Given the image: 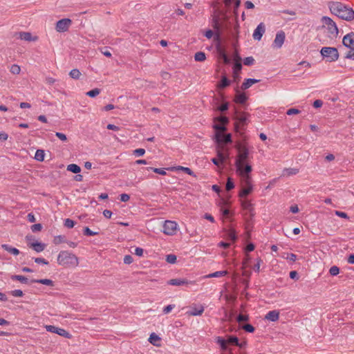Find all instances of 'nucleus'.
Returning <instances> with one entry per match:
<instances>
[{"mask_svg": "<svg viewBox=\"0 0 354 354\" xmlns=\"http://www.w3.org/2000/svg\"><path fill=\"white\" fill-rule=\"evenodd\" d=\"M238 155L235 160V167L237 173L245 179L247 183L250 181V173L252 171V166L248 162L249 158V149L245 144L236 145Z\"/></svg>", "mask_w": 354, "mask_h": 354, "instance_id": "1", "label": "nucleus"}, {"mask_svg": "<svg viewBox=\"0 0 354 354\" xmlns=\"http://www.w3.org/2000/svg\"><path fill=\"white\" fill-rule=\"evenodd\" d=\"M328 8L333 15L345 21H351L354 19V10L339 1H330Z\"/></svg>", "mask_w": 354, "mask_h": 354, "instance_id": "2", "label": "nucleus"}, {"mask_svg": "<svg viewBox=\"0 0 354 354\" xmlns=\"http://www.w3.org/2000/svg\"><path fill=\"white\" fill-rule=\"evenodd\" d=\"M57 263L64 267L75 268L79 264V259L68 251H61L57 256Z\"/></svg>", "mask_w": 354, "mask_h": 354, "instance_id": "3", "label": "nucleus"}, {"mask_svg": "<svg viewBox=\"0 0 354 354\" xmlns=\"http://www.w3.org/2000/svg\"><path fill=\"white\" fill-rule=\"evenodd\" d=\"M342 42L344 46L351 49L346 54V58L354 60V32H351L346 35Z\"/></svg>", "mask_w": 354, "mask_h": 354, "instance_id": "4", "label": "nucleus"}, {"mask_svg": "<svg viewBox=\"0 0 354 354\" xmlns=\"http://www.w3.org/2000/svg\"><path fill=\"white\" fill-rule=\"evenodd\" d=\"M320 53L326 62H335L339 58L338 50L334 47H323Z\"/></svg>", "mask_w": 354, "mask_h": 354, "instance_id": "5", "label": "nucleus"}, {"mask_svg": "<svg viewBox=\"0 0 354 354\" xmlns=\"http://www.w3.org/2000/svg\"><path fill=\"white\" fill-rule=\"evenodd\" d=\"M322 21L324 26H326L329 37L331 38L337 37L339 30L335 22L329 17H323Z\"/></svg>", "mask_w": 354, "mask_h": 354, "instance_id": "6", "label": "nucleus"}, {"mask_svg": "<svg viewBox=\"0 0 354 354\" xmlns=\"http://www.w3.org/2000/svg\"><path fill=\"white\" fill-rule=\"evenodd\" d=\"M162 227L163 233L169 236H173L176 234L178 230V224L176 222L173 221H165Z\"/></svg>", "mask_w": 354, "mask_h": 354, "instance_id": "7", "label": "nucleus"}, {"mask_svg": "<svg viewBox=\"0 0 354 354\" xmlns=\"http://www.w3.org/2000/svg\"><path fill=\"white\" fill-rule=\"evenodd\" d=\"M71 24L72 21L70 19H60L56 23L55 30L58 32H64L68 30Z\"/></svg>", "mask_w": 354, "mask_h": 354, "instance_id": "8", "label": "nucleus"}, {"mask_svg": "<svg viewBox=\"0 0 354 354\" xmlns=\"http://www.w3.org/2000/svg\"><path fill=\"white\" fill-rule=\"evenodd\" d=\"M46 329L48 332L57 334L66 338L69 339L71 337V335L64 328H58L52 325H47L46 326Z\"/></svg>", "mask_w": 354, "mask_h": 354, "instance_id": "9", "label": "nucleus"}, {"mask_svg": "<svg viewBox=\"0 0 354 354\" xmlns=\"http://www.w3.org/2000/svg\"><path fill=\"white\" fill-rule=\"evenodd\" d=\"M167 284L171 286H189L194 285L195 281H189L184 278H176L171 279L167 281Z\"/></svg>", "mask_w": 354, "mask_h": 354, "instance_id": "10", "label": "nucleus"}, {"mask_svg": "<svg viewBox=\"0 0 354 354\" xmlns=\"http://www.w3.org/2000/svg\"><path fill=\"white\" fill-rule=\"evenodd\" d=\"M265 32L266 26L263 22H261L254 30V32L252 34L254 39L260 41Z\"/></svg>", "mask_w": 354, "mask_h": 354, "instance_id": "11", "label": "nucleus"}, {"mask_svg": "<svg viewBox=\"0 0 354 354\" xmlns=\"http://www.w3.org/2000/svg\"><path fill=\"white\" fill-rule=\"evenodd\" d=\"M248 113L236 111L235 119L239 122V124H236L235 126V129L236 131H238V129L239 128L240 125L243 126L245 124L246 121L248 120Z\"/></svg>", "mask_w": 354, "mask_h": 354, "instance_id": "12", "label": "nucleus"}, {"mask_svg": "<svg viewBox=\"0 0 354 354\" xmlns=\"http://www.w3.org/2000/svg\"><path fill=\"white\" fill-rule=\"evenodd\" d=\"M286 38L285 32L282 30L279 31L275 36L273 44L275 47L280 48L284 43Z\"/></svg>", "mask_w": 354, "mask_h": 354, "instance_id": "13", "label": "nucleus"}, {"mask_svg": "<svg viewBox=\"0 0 354 354\" xmlns=\"http://www.w3.org/2000/svg\"><path fill=\"white\" fill-rule=\"evenodd\" d=\"M216 140L218 143H230L232 142V136L230 133L223 134L221 133H216Z\"/></svg>", "mask_w": 354, "mask_h": 354, "instance_id": "14", "label": "nucleus"}, {"mask_svg": "<svg viewBox=\"0 0 354 354\" xmlns=\"http://www.w3.org/2000/svg\"><path fill=\"white\" fill-rule=\"evenodd\" d=\"M279 318V312L277 310L269 311L265 316V319L271 322H276Z\"/></svg>", "mask_w": 354, "mask_h": 354, "instance_id": "15", "label": "nucleus"}, {"mask_svg": "<svg viewBox=\"0 0 354 354\" xmlns=\"http://www.w3.org/2000/svg\"><path fill=\"white\" fill-rule=\"evenodd\" d=\"M204 312V307L201 305L198 307L192 306L191 310L187 312V314L191 316H199Z\"/></svg>", "mask_w": 354, "mask_h": 354, "instance_id": "16", "label": "nucleus"}, {"mask_svg": "<svg viewBox=\"0 0 354 354\" xmlns=\"http://www.w3.org/2000/svg\"><path fill=\"white\" fill-rule=\"evenodd\" d=\"M245 184L247 185V187L243 188L241 192L239 193V196L241 198L245 197L248 196L252 191V186L250 185V181H249V183H247L245 181V179L243 178ZM250 180H251V178L250 177Z\"/></svg>", "mask_w": 354, "mask_h": 354, "instance_id": "17", "label": "nucleus"}, {"mask_svg": "<svg viewBox=\"0 0 354 354\" xmlns=\"http://www.w3.org/2000/svg\"><path fill=\"white\" fill-rule=\"evenodd\" d=\"M1 248L14 256H17L20 254V251L17 248H13L8 244H2Z\"/></svg>", "mask_w": 354, "mask_h": 354, "instance_id": "18", "label": "nucleus"}, {"mask_svg": "<svg viewBox=\"0 0 354 354\" xmlns=\"http://www.w3.org/2000/svg\"><path fill=\"white\" fill-rule=\"evenodd\" d=\"M259 80L257 79H252L249 78L245 80V82L241 85V88L243 90L248 89L250 88L252 84L259 82Z\"/></svg>", "mask_w": 354, "mask_h": 354, "instance_id": "19", "label": "nucleus"}, {"mask_svg": "<svg viewBox=\"0 0 354 354\" xmlns=\"http://www.w3.org/2000/svg\"><path fill=\"white\" fill-rule=\"evenodd\" d=\"M216 342L220 346L223 351H226L228 348V342L226 339L221 337H217Z\"/></svg>", "mask_w": 354, "mask_h": 354, "instance_id": "20", "label": "nucleus"}, {"mask_svg": "<svg viewBox=\"0 0 354 354\" xmlns=\"http://www.w3.org/2000/svg\"><path fill=\"white\" fill-rule=\"evenodd\" d=\"M30 247L37 252H40L45 249V244L36 241L30 244Z\"/></svg>", "mask_w": 354, "mask_h": 354, "instance_id": "21", "label": "nucleus"}, {"mask_svg": "<svg viewBox=\"0 0 354 354\" xmlns=\"http://www.w3.org/2000/svg\"><path fill=\"white\" fill-rule=\"evenodd\" d=\"M247 99H248V97L245 93H238L235 96L234 101H235V102L239 103V104H243L246 102Z\"/></svg>", "mask_w": 354, "mask_h": 354, "instance_id": "22", "label": "nucleus"}, {"mask_svg": "<svg viewBox=\"0 0 354 354\" xmlns=\"http://www.w3.org/2000/svg\"><path fill=\"white\" fill-rule=\"evenodd\" d=\"M32 282L41 283V284H44V285L49 286H54V282L51 279H33L32 281Z\"/></svg>", "mask_w": 354, "mask_h": 354, "instance_id": "23", "label": "nucleus"}, {"mask_svg": "<svg viewBox=\"0 0 354 354\" xmlns=\"http://www.w3.org/2000/svg\"><path fill=\"white\" fill-rule=\"evenodd\" d=\"M227 274L226 270L216 271L209 274L204 276V278H211V277H221L225 276Z\"/></svg>", "mask_w": 354, "mask_h": 354, "instance_id": "24", "label": "nucleus"}, {"mask_svg": "<svg viewBox=\"0 0 354 354\" xmlns=\"http://www.w3.org/2000/svg\"><path fill=\"white\" fill-rule=\"evenodd\" d=\"M241 206L243 209L248 210L250 212H252L253 210L252 204L248 200H242Z\"/></svg>", "mask_w": 354, "mask_h": 354, "instance_id": "25", "label": "nucleus"}, {"mask_svg": "<svg viewBox=\"0 0 354 354\" xmlns=\"http://www.w3.org/2000/svg\"><path fill=\"white\" fill-rule=\"evenodd\" d=\"M67 170L74 174H78L80 172L81 168L76 164H70L67 166Z\"/></svg>", "mask_w": 354, "mask_h": 354, "instance_id": "26", "label": "nucleus"}, {"mask_svg": "<svg viewBox=\"0 0 354 354\" xmlns=\"http://www.w3.org/2000/svg\"><path fill=\"white\" fill-rule=\"evenodd\" d=\"M194 59L196 62H203V61H205L206 59L205 53L202 52V51H199V52L196 53L195 55H194Z\"/></svg>", "mask_w": 354, "mask_h": 354, "instance_id": "27", "label": "nucleus"}, {"mask_svg": "<svg viewBox=\"0 0 354 354\" xmlns=\"http://www.w3.org/2000/svg\"><path fill=\"white\" fill-rule=\"evenodd\" d=\"M19 37L21 39L24 40V41H30L32 40L31 34L30 32H21L19 33Z\"/></svg>", "mask_w": 354, "mask_h": 354, "instance_id": "28", "label": "nucleus"}, {"mask_svg": "<svg viewBox=\"0 0 354 354\" xmlns=\"http://www.w3.org/2000/svg\"><path fill=\"white\" fill-rule=\"evenodd\" d=\"M11 279L12 280H17L22 283H27L28 281V278L22 275H12Z\"/></svg>", "mask_w": 354, "mask_h": 354, "instance_id": "29", "label": "nucleus"}, {"mask_svg": "<svg viewBox=\"0 0 354 354\" xmlns=\"http://www.w3.org/2000/svg\"><path fill=\"white\" fill-rule=\"evenodd\" d=\"M160 340V338L155 333H151L149 338V342L155 346L158 345L157 342H159Z\"/></svg>", "mask_w": 354, "mask_h": 354, "instance_id": "30", "label": "nucleus"}, {"mask_svg": "<svg viewBox=\"0 0 354 354\" xmlns=\"http://www.w3.org/2000/svg\"><path fill=\"white\" fill-rule=\"evenodd\" d=\"M299 172V169H295V168H289V169H284L283 171V176H291V175H295L297 174V173Z\"/></svg>", "mask_w": 354, "mask_h": 354, "instance_id": "31", "label": "nucleus"}, {"mask_svg": "<svg viewBox=\"0 0 354 354\" xmlns=\"http://www.w3.org/2000/svg\"><path fill=\"white\" fill-rule=\"evenodd\" d=\"M69 75L71 78L78 80L80 77L81 73L78 69H73L70 71Z\"/></svg>", "mask_w": 354, "mask_h": 354, "instance_id": "32", "label": "nucleus"}, {"mask_svg": "<svg viewBox=\"0 0 354 354\" xmlns=\"http://www.w3.org/2000/svg\"><path fill=\"white\" fill-rule=\"evenodd\" d=\"M35 158L38 161H43L44 159V152L41 149H37L35 153Z\"/></svg>", "mask_w": 354, "mask_h": 354, "instance_id": "33", "label": "nucleus"}, {"mask_svg": "<svg viewBox=\"0 0 354 354\" xmlns=\"http://www.w3.org/2000/svg\"><path fill=\"white\" fill-rule=\"evenodd\" d=\"M230 83V81L225 76H223L222 77L221 82L219 84V87L221 88H223L229 86Z\"/></svg>", "mask_w": 354, "mask_h": 354, "instance_id": "34", "label": "nucleus"}, {"mask_svg": "<svg viewBox=\"0 0 354 354\" xmlns=\"http://www.w3.org/2000/svg\"><path fill=\"white\" fill-rule=\"evenodd\" d=\"M176 256L175 254H167L166 256V261L169 263L174 264L176 262Z\"/></svg>", "mask_w": 354, "mask_h": 354, "instance_id": "35", "label": "nucleus"}, {"mask_svg": "<svg viewBox=\"0 0 354 354\" xmlns=\"http://www.w3.org/2000/svg\"><path fill=\"white\" fill-rule=\"evenodd\" d=\"M100 93V89L99 88H94L93 90H91L86 93V95L91 97H95L97 95H99Z\"/></svg>", "mask_w": 354, "mask_h": 354, "instance_id": "36", "label": "nucleus"}, {"mask_svg": "<svg viewBox=\"0 0 354 354\" xmlns=\"http://www.w3.org/2000/svg\"><path fill=\"white\" fill-rule=\"evenodd\" d=\"M10 71L14 75H18L21 72V68L17 64H12L10 67Z\"/></svg>", "mask_w": 354, "mask_h": 354, "instance_id": "37", "label": "nucleus"}, {"mask_svg": "<svg viewBox=\"0 0 354 354\" xmlns=\"http://www.w3.org/2000/svg\"><path fill=\"white\" fill-rule=\"evenodd\" d=\"M217 156L218 159L222 162L223 163L228 158V155H225L221 150L217 151Z\"/></svg>", "mask_w": 354, "mask_h": 354, "instance_id": "38", "label": "nucleus"}, {"mask_svg": "<svg viewBox=\"0 0 354 354\" xmlns=\"http://www.w3.org/2000/svg\"><path fill=\"white\" fill-rule=\"evenodd\" d=\"M228 344L238 345L239 344V339L236 336H230L227 339Z\"/></svg>", "mask_w": 354, "mask_h": 354, "instance_id": "39", "label": "nucleus"}, {"mask_svg": "<svg viewBox=\"0 0 354 354\" xmlns=\"http://www.w3.org/2000/svg\"><path fill=\"white\" fill-rule=\"evenodd\" d=\"M84 234L86 236H95L98 234L97 232H93L89 229L88 227H85L84 228Z\"/></svg>", "mask_w": 354, "mask_h": 354, "instance_id": "40", "label": "nucleus"}, {"mask_svg": "<svg viewBox=\"0 0 354 354\" xmlns=\"http://www.w3.org/2000/svg\"><path fill=\"white\" fill-rule=\"evenodd\" d=\"M339 268L336 266H332L329 270V273L332 276H336L339 274Z\"/></svg>", "mask_w": 354, "mask_h": 354, "instance_id": "41", "label": "nucleus"}, {"mask_svg": "<svg viewBox=\"0 0 354 354\" xmlns=\"http://www.w3.org/2000/svg\"><path fill=\"white\" fill-rule=\"evenodd\" d=\"M249 319V316L248 315L239 314L236 317V321L239 323L242 322H246Z\"/></svg>", "mask_w": 354, "mask_h": 354, "instance_id": "42", "label": "nucleus"}, {"mask_svg": "<svg viewBox=\"0 0 354 354\" xmlns=\"http://www.w3.org/2000/svg\"><path fill=\"white\" fill-rule=\"evenodd\" d=\"M234 187V184L231 178H227L225 189L227 191H230Z\"/></svg>", "mask_w": 354, "mask_h": 354, "instance_id": "43", "label": "nucleus"}, {"mask_svg": "<svg viewBox=\"0 0 354 354\" xmlns=\"http://www.w3.org/2000/svg\"><path fill=\"white\" fill-rule=\"evenodd\" d=\"M147 169L148 170L151 169L155 173L160 174V175H165L166 174V171H165V169H163V168H152V167H149V168H147Z\"/></svg>", "mask_w": 354, "mask_h": 354, "instance_id": "44", "label": "nucleus"}, {"mask_svg": "<svg viewBox=\"0 0 354 354\" xmlns=\"http://www.w3.org/2000/svg\"><path fill=\"white\" fill-rule=\"evenodd\" d=\"M75 225V222L70 219V218H66L65 219L64 221V226L67 228H72Z\"/></svg>", "mask_w": 354, "mask_h": 354, "instance_id": "45", "label": "nucleus"}, {"mask_svg": "<svg viewBox=\"0 0 354 354\" xmlns=\"http://www.w3.org/2000/svg\"><path fill=\"white\" fill-rule=\"evenodd\" d=\"M254 59L252 57H245L243 60V64L246 66H251L254 64Z\"/></svg>", "mask_w": 354, "mask_h": 354, "instance_id": "46", "label": "nucleus"}, {"mask_svg": "<svg viewBox=\"0 0 354 354\" xmlns=\"http://www.w3.org/2000/svg\"><path fill=\"white\" fill-rule=\"evenodd\" d=\"M242 328L248 333H253L254 331V327L249 324L242 326Z\"/></svg>", "mask_w": 354, "mask_h": 354, "instance_id": "47", "label": "nucleus"}, {"mask_svg": "<svg viewBox=\"0 0 354 354\" xmlns=\"http://www.w3.org/2000/svg\"><path fill=\"white\" fill-rule=\"evenodd\" d=\"M178 169L182 170V171H183L184 172H185L186 174H189L190 176H194V172L189 167H183V166H179Z\"/></svg>", "mask_w": 354, "mask_h": 354, "instance_id": "48", "label": "nucleus"}, {"mask_svg": "<svg viewBox=\"0 0 354 354\" xmlns=\"http://www.w3.org/2000/svg\"><path fill=\"white\" fill-rule=\"evenodd\" d=\"M10 294L13 296V297H21L24 295V293H23V291L21 290H12L10 292Z\"/></svg>", "mask_w": 354, "mask_h": 354, "instance_id": "49", "label": "nucleus"}, {"mask_svg": "<svg viewBox=\"0 0 354 354\" xmlns=\"http://www.w3.org/2000/svg\"><path fill=\"white\" fill-rule=\"evenodd\" d=\"M242 66L239 61H237L234 66V73L236 75L241 70Z\"/></svg>", "mask_w": 354, "mask_h": 354, "instance_id": "50", "label": "nucleus"}, {"mask_svg": "<svg viewBox=\"0 0 354 354\" xmlns=\"http://www.w3.org/2000/svg\"><path fill=\"white\" fill-rule=\"evenodd\" d=\"M42 229V226L40 223L34 224L31 226V230L33 232H39Z\"/></svg>", "mask_w": 354, "mask_h": 354, "instance_id": "51", "label": "nucleus"}, {"mask_svg": "<svg viewBox=\"0 0 354 354\" xmlns=\"http://www.w3.org/2000/svg\"><path fill=\"white\" fill-rule=\"evenodd\" d=\"M123 261L125 264L129 265L133 261V259L131 255L127 254L124 256Z\"/></svg>", "mask_w": 354, "mask_h": 354, "instance_id": "52", "label": "nucleus"}, {"mask_svg": "<svg viewBox=\"0 0 354 354\" xmlns=\"http://www.w3.org/2000/svg\"><path fill=\"white\" fill-rule=\"evenodd\" d=\"M214 128L216 130L218 131H219L218 133H221L226 130L225 127L221 124H215L214 126Z\"/></svg>", "mask_w": 354, "mask_h": 354, "instance_id": "53", "label": "nucleus"}, {"mask_svg": "<svg viewBox=\"0 0 354 354\" xmlns=\"http://www.w3.org/2000/svg\"><path fill=\"white\" fill-rule=\"evenodd\" d=\"M174 307H175V306L173 304H169V305L165 306L163 308V313L164 314L169 313L174 309Z\"/></svg>", "mask_w": 354, "mask_h": 354, "instance_id": "54", "label": "nucleus"}, {"mask_svg": "<svg viewBox=\"0 0 354 354\" xmlns=\"http://www.w3.org/2000/svg\"><path fill=\"white\" fill-rule=\"evenodd\" d=\"M145 150L144 149H137L133 151V154L136 156H142L145 154Z\"/></svg>", "mask_w": 354, "mask_h": 354, "instance_id": "55", "label": "nucleus"}, {"mask_svg": "<svg viewBox=\"0 0 354 354\" xmlns=\"http://www.w3.org/2000/svg\"><path fill=\"white\" fill-rule=\"evenodd\" d=\"M262 260L261 259H257V263L254 266V270L257 272H259V270H260V266H261V264L262 263Z\"/></svg>", "mask_w": 354, "mask_h": 354, "instance_id": "56", "label": "nucleus"}, {"mask_svg": "<svg viewBox=\"0 0 354 354\" xmlns=\"http://www.w3.org/2000/svg\"><path fill=\"white\" fill-rule=\"evenodd\" d=\"M300 113V111L297 109H294V108H292V109H290L287 111L286 113L287 115H294V114H298Z\"/></svg>", "mask_w": 354, "mask_h": 354, "instance_id": "57", "label": "nucleus"}, {"mask_svg": "<svg viewBox=\"0 0 354 354\" xmlns=\"http://www.w3.org/2000/svg\"><path fill=\"white\" fill-rule=\"evenodd\" d=\"M35 262L37 263H42V264H44V265H48V262L43 259V258H40V257H37V258H35Z\"/></svg>", "mask_w": 354, "mask_h": 354, "instance_id": "58", "label": "nucleus"}, {"mask_svg": "<svg viewBox=\"0 0 354 354\" xmlns=\"http://www.w3.org/2000/svg\"><path fill=\"white\" fill-rule=\"evenodd\" d=\"M55 136L59 138L62 141H66L67 140V138H66V136L62 133H60V132H57L55 133Z\"/></svg>", "mask_w": 354, "mask_h": 354, "instance_id": "59", "label": "nucleus"}, {"mask_svg": "<svg viewBox=\"0 0 354 354\" xmlns=\"http://www.w3.org/2000/svg\"><path fill=\"white\" fill-rule=\"evenodd\" d=\"M335 215H337L339 217L344 218H348L347 214L344 212L335 211Z\"/></svg>", "mask_w": 354, "mask_h": 354, "instance_id": "60", "label": "nucleus"}, {"mask_svg": "<svg viewBox=\"0 0 354 354\" xmlns=\"http://www.w3.org/2000/svg\"><path fill=\"white\" fill-rule=\"evenodd\" d=\"M129 198H130V196L127 194H122L120 195V200L122 202H127L129 200Z\"/></svg>", "mask_w": 354, "mask_h": 354, "instance_id": "61", "label": "nucleus"}, {"mask_svg": "<svg viewBox=\"0 0 354 354\" xmlns=\"http://www.w3.org/2000/svg\"><path fill=\"white\" fill-rule=\"evenodd\" d=\"M134 254L138 257H141L143 254V249L141 248H136Z\"/></svg>", "mask_w": 354, "mask_h": 354, "instance_id": "62", "label": "nucleus"}, {"mask_svg": "<svg viewBox=\"0 0 354 354\" xmlns=\"http://www.w3.org/2000/svg\"><path fill=\"white\" fill-rule=\"evenodd\" d=\"M323 105V102L321 100H316L313 102V106L315 108H319Z\"/></svg>", "mask_w": 354, "mask_h": 354, "instance_id": "63", "label": "nucleus"}, {"mask_svg": "<svg viewBox=\"0 0 354 354\" xmlns=\"http://www.w3.org/2000/svg\"><path fill=\"white\" fill-rule=\"evenodd\" d=\"M228 237L232 241H234L236 239V236L235 232L234 231H230L228 232Z\"/></svg>", "mask_w": 354, "mask_h": 354, "instance_id": "64", "label": "nucleus"}]
</instances>
